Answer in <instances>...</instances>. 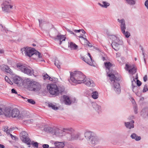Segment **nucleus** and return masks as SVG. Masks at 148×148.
Instances as JSON below:
<instances>
[{
  "instance_id": "nucleus-1",
  "label": "nucleus",
  "mask_w": 148,
  "mask_h": 148,
  "mask_svg": "<svg viewBox=\"0 0 148 148\" xmlns=\"http://www.w3.org/2000/svg\"><path fill=\"white\" fill-rule=\"evenodd\" d=\"M104 64L106 68L107 74H108V76L110 77V81L114 82L113 84L115 91L117 93H120L121 92L120 84L119 83L116 82L115 81H120V75L117 73H116L113 70H110L111 67L113 65L112 64L109 62H104Z\"/></svg>"
},
{
  "instance_id": "nucleus-2",
  "label": "nucleus",
  "mask_w": 148,
  "mask_h": 148,
  "mask_svg": "<svg viewBox=\"0 0 148 148\" xmlns=\"http://www.w3.org/2000/svg\"><path fill=\"white\" fill-rule=\"evenodd\" d=\"M70 78L69 81L75 83H84L88 86L93 87L95 86V84L92 79H87L86 76L79 71H75L70 72Z\"/></svg>"
},
{
  "instance_id": "nucleus-3",
  "label": "nucleus",
  "mask_w": 148,
  "mask_h": 148,
  "mask_svg": "<svg viewBox=\"0 0 148 148\" xmlns=\"http://www.w3.org/2000/svg\"><path fill=\"white\" fill-rule=\"evenodd\" d=\"M47 131L53 134L56 136L61 137L66 134L67 138L68 140H73L72 134L69 133L70 130L68 129L64 128L63 130L59 129L58 128H53L50 127H47L46 128Z\"/></svg>"
},
{
  "instance_id": "nucleus-4",
  "label": "nucleus",
  "mask_w": 148,
  "mask_h": 148,
  "mask_svg": "<svg viewBox=\"0 0 148 148\" xmlns=\"http://www.w3.org/2000/svg\"><path fill=\"white\" fill-rule=\"evenodd\" d=\"M23 84L25 88L31 91H38L41 87L40 84L38 82L29 78L25 79L23 81Z\"/></svg>"
},
{
  "instance_id": "nucleus-5",
  "label": "nucleus",
  "mask_w": 148,
  "mask_h": 148,
  "mask_svg": "<svg viewBox=\"0 0 148 148\" xmlns=\"http://www.w3.org/2000/svg\"><path fill=\"white\" fill-rule=\"evenodd\" d=\"M47 88L49 90V93L52 95L55 96L58 95L64 91V87L63 86L58 87L55 84H51L48 85Z\"/></svg>"
},
{
  "instance_id": "nucleus-6",
  "label": "nucleus",
  "mask_w": 148,
  "mask_h": 148,
  "mask_svg": "<svg viewBox=\"0 0 148 148\" xmlns=\"http://www.w3.org/2000/svg\"><path fill=\"white\" fill-rule=\"evenodd\" d=\"M21 51L23 54V52H24L26 56L29 57L35 55L37 56L39 58L42 57L40 53L36 51L34 48L24 47L21 49Z\"/></svg>"
},
{
  "instance_id": "nucleus-7",
  "label": "nucleus",
  "mask_w": 148,
  "mask_h": 148,
  "mask_svg": "<svg viewBox=\"0 0 148 148\" xmlns=\"http://www.w3.org/2000/svg\"><path fill=\"white\" fill-rule=\"evenodd\" d=\"M109 37L112 40L111 45L113 48L116 51H118L120 49V45H122L123 41L114 35H110Z\"/></svg>"
},
{
  "instance_id": "nucleus-8",
  "label": "nucleus",
  "mask_w": 148,
  "mask_h": 148,
  "mask_svg": "<svg viewBox=\"0 0 148 148\" xmlns=\"http://www.w3.org/2000/svg\"><path fill=\"white\" fill-rule=\"evenodd\" d=\"M16 66L22 72L25 74L30 76L34 75V70H33L29 69L21 63L17 64Z\"/></svg>"
},
{
  "instance_id": "nucleus-9",
  "label": "nucleus",
  "mask_w": 148,
  "mask_h": 148,
  "mask_svg": "<svg viewBox=\"0 0 148 148\" xmlns=\"http://www.w3.org/2000/svg\"><path fill=\"white\" fill-rule=\"evenodd\" d=\"M20 138L21 140L28 145V147H30L31 140L28 137V134L25 131H23L20 134Z\"/></svg>"
},
{
  "instance_id": "nucleus-10",
  "label": "nucleus",
  "mask_w": 148,
  "mask_h": 148,
  "mask_svg": "<svg viewBox=\"0 0 148 148\" xmlns=\"http://www.w3.org/2000/svg\"><path fill=\"white\" fill-rule=\"evenodd\" d=\"M2 10L7 12L9 9H12L13 5L11 0H5L1 4Z\"/></svg>"
},
{
  "instance_id": "nucleus-11",
  "label": "nucleus",
  "mask_w": 148,
  "mask_h": 148,
  "mask_svg": "<svg viewBox=\"0 0 148 148\" xmlns=\"http://www.w3.org/2000/svg\"><path fill=\"white\" fill-rule=\"evenodd\" d=\"M13 82L15 84L19 86H21L23 82V79L21 77L17 76L13 77Z\"/></svg>"
},
{
  "instance_id": "nucleus-12",
  "label": "nucleus",
  "mask_w": 148,
  "mask_h": 148,
  "mask_svg": "<svg viewBox=\"0 0 148 148\" xmlns=\"http://www.w3.org/2000/svg\"><path fill=\"white\" fill-rule=\"evenodd\" d=\"M117 20L118 22L121 23V28L122 33H124L126 29V27L124 19L123 18H122L121 20L118 19Z\"/></svg>"
},
{
  "instance_id": "nucleus-13",
  "label": "nucleus",
  "mask_w": 148,
  "mask_h": 148,
  "mask_svg": "<svg viewBox=\"0 0 148 148\" xmlns=\"http://www.w3.org/2000/svg\"><path fill=\"white\" fill-rule=\"evenodd\" d=\"M134 121L132 120H131L130 121L125 122L124 123V125L127 128L129 129H131L134 128Z\"/></svg>"
},
{
  "instance_id": "nucleus-14",
  "label": "nucleus",
  "mask_w": 148,
  "mask_h": 148,
  "mask_svg": "<svg viewBox=\"0 0 148 148\" xmlns=\"http://www.w3.org/2000/svg\"><path fill=\"white\" fill-rule=\"evenodd\" d=\"M11 115L12 117H18L20 115V111L17 108L14 109L11 112Z\"/></svg>"
},
{
  "instance_id": "nucleus-15",
  "label": "nucleus",
  "mask_w": 148,
  "mask_h": 148,
  "mask_svg": "<svg viewBox=\"0 0 148 148\" xmlns=\"http://www.w3.org/2000/svg\"><path fill=\"white\" fill-rule=\"evenodd\" d=\"M91 144L95 145L97 144L99 140V139L97 137L95 134L93 136H92L90 140Z\"/></svg>"
},
{
  "instance_id": "nucleus-16",
  "label": "nucleus",
  "mask_w": 148,
  "mask_h": 148,
  "mask_svg": "<svg viewBox=\"0 0 148 148\" xmlns=\"http://www.w3.org/2000/svg\"><path fill=\"white\" fill-rule=\"evenodd\" d=\"M94 133L90 131H86L85 133V137L86 139L90 140L92 136L94 135Z\"/></svg>"
},
{
  "instance_id": "nucleus-17",
  "label": "nucleus",
  "mask_w": 148,
  "mask_h": 148,
  "mask_svg": "<svg viewBox=\"0 0 148 148\" xmlns=\"http://www.w3.org/2000/svg\"><path fill=\"white\" fill-rule=\"evenodd\" d=\"M92 105L93 108L98 112H100L101 110V106L97 104L96 102L92 103Z\"/></svg>"
},
{
  "instance_id": "nucleus-18",
  "label": "nucleus",
  "mask_w": 148,
  "mask_h": 148,
  "mask_svg": "<svg viewBox=\"0 0 148 148\" xmlns=\"http://www.w3.org/2000/svg\"><path fill=\"white\" fill-rule=\"evenodd\" d=\"M68 47L71 50H76L78 48V46L72 42H71L69 43Z\"/></svg>"
},
{
  "instance_id": "nucleus-19",
  "label": "nucleus",
  "mask_w": 148,
  "mask_h": 148,
  "mask_svg": "<svg viewBox=\"0 0 148 148\" xmlns=\"http://www.w3.org/2000/svg\"><path fill=\"white\" fill-rule=\"evenodd\" d=\"M54 145L55 146L58 148H63L65 146L64 143L63 142L56 141L54 143Z\"/></svg>"
},
{
  "instance_id": "nucleus-20",
  "label": "nucleus",
  "mask_w": 148,
  "mask_h": 148,
  "mask_svg": "<svg viewBox=\"0 0 148 148\" xmlns=\"http://www.w3.org/2000/svg\"><path fill=\"white\" fill-rule=\"evenodd\" d=\"M63 99L65 104L69 105L71 104V101L69 97L67 96L64 95L63 96Z\"/></svg>"
},
{
  "instance_id": "nucleus-21",
  "label": "nucleus",
  "mask_w": 148,
  "mask_h": 148,
  "mask_svg": "<svg viewBox=\"0 0 148 148\" xmlns=\"http://www.w3.org/2000/svg\"><path fill=\"white\" fill-rule=\"evenodd\" d=\"M130 137L133 139L135 140L136 141H139L141 138L140 136H138L135 133L132 134L130 136Z\"/></svg>"
},
{
  "instance_id": "nucleus-22",
  "label": "nucleus",
  "mask_w": 148,
  "mask_h": 148,
  "mask_svg": "<svg viewBox=\"0 0 148 148\" xmlns=\"http://www.w3.org/2000/svg\"><path fill=\"white\" fill-rule=\"evenodd\" d=\"M66 37H65V36L63 35L58 34L56 36V38H54V40L58 39L59 40H61L62 41H65L66 39Z\"/></svg>"
},
{
  "instance_id": "nucleus-23",
  "label": "nucleus",
  "mask_w": 148,
  "mask_h": 148,
  "mask_svg": "<svg viewBox=\"0 0 148 148\" xmlns=\"http://www.w3.org/2000/svg\"><path fill=\"white\" fill-rule=\"evenodd\" d=\"M4 110L3 114H4L6 115L10 116L11 115V110L10 108H5L4 107Z\"/></svg>"
},
{
  "instance_id": "nucleus-24",
  "label": "nucleus",
  "mask_w": 148,
  "mask_h": 148,
  "mask_svg": "<svg viewBox=\"0 0 148 148\" xmlns=\"http://www.w3.org/2000/svg\"><path fill=\"white\" fill-rule=\"evenodd\" d=\"M102 3L103 4H101L100 3H98V4L102 8H106L110 5V3L107 1H103Z\"/></svg>"
},
{
  "instance_id": "nucleus-25",
  "label": "nucleus",
  "mask_w": 148,
  "mask_h": 148,
  "mask_svg": "<svg viewBox=\"0 0 148 148\" xmlns=\"http://www.w3.org/2000/svg\"><path fill=\"white\" fill-rule=\"evenodd\" d=\"M92 97L95 99H96L98 97V92L96 91H93L92 92Z\"/></svg>"
},
{
  "instance_id": "nucleus-26",
  "label": "nucleus",
  "mask_w": 148,
  "mask_h": 148,
  "mask_svg": "<svg viewBox=\"0 0 148 148\" xmlns=\"http://www.w3.org/2000/svg\"><path fill=\"white\" fill-rule=\"evenodd\" d=\"M54 64L56 66L58 69L60 68V64H61V63L58 60L55 59Z\"/></svg>"
},
{
  "instance_id": "nucleus-27",
  "label": "nucleus",
  "mask_w": 148,
  "mask_h": 148,
  "mask_svg": "<svg viewBox=\"0 0 148 148\" xmlns=\"http://www.w3.org/2000/svg\"><path fill=\"white\" fill-rule=\"evenodd\" d=\"M26 112L25 111L22 112L21 113H20L19 116H18V118L19 119H23L26 117Z\"/></svg>"
},
{
  "instance_id": "nucleus-28",
  "label": "nucleus",
  "mask_w": 148,
  "mask_h": 148,
  "mask_svg": "<svg viewBox=\"0 0 148 148\" xmlns=\"http://www.w3.org/2000/svg\"><path fill=\"white\" fill-rule=\"evenodd\" d=\"M129 73L132 75H133L136 72V69L134 67L130 69L129 70Z\"/></svg>"
},
{
  "instance_id": "nucleus-29",
  "label": "nucleus",
  "mask_w": 148,
  "mask_h": 148,
  "mask_svg": "<svg viewBox=\"0 0 148 148\" xmlns=\"http://www.w3.org/2000/svg\"><path fill=\"white\" fill-rule=\"evenodd\" d=\"M5 71L10 75L13 74V73L11 69L8 66H7L5 69Z\"/></svg>"
},
{
  "instance_id": "nucleus-30",
  "label": "nucleus",
  "mask_w": 148,
  "mask_h": 148,
  "mask_svg": "<svg viewBox=\"0 0 148 148\" xmlns=\"http://www.w3.org/2000/svg\"><path fill=\"white\" fill-rule=\"evenodd\" d=\"M48 106L49 108H51L55 110H57L58 109V107H56L53 104L51 103H48Z\"/></svg>"
},
{
  "instance_id": "nucleus-31",
  "label": "nucleus",
  "mask_w": 148,
  "mask_h": 148,
  "mask_svg": "<svg viewBox=\"0 0 148 148\" xmlns=\"http://www.w3.org/2000/svg\"><path fill=\"white\" fill-rule=\"evenodd\" d=\"M80 135V134L78 133L72 134L73 140H75L78 138L79 137Z\"/></svg>"
},
{
  "instance_id": "nucleus-32",
  "label": "nucleus",
  "mask_w": 148,
  "mask_h": 148,
  "mask_svg": "<svg viewBox=\"0 0 148 148\" xmlns=\"http://www.w3.org/2000/svg\"><path fill=\"white\" fill-rule=\"evenodd\" d=\"M127 3L130 5H134L135 3L136 0H125Z\"/></svg>"
},
{
  "instance_id": "nucleus-33",
  "label": "nucleus",
  "mask_w": 148,
  "mask_h": 148,
  "mask_svg": "<svg viewBox=\"0 0 148 148\" xmlns=\"http://www.w3.org/2000/svg\"><path fill=\"white\" fill-rule=\"evenodd\" d=\"M4 108V106L3 105L0 104V115L3 114Z\"/></svg>"
},
{
  "instance_id": "nucleus-34",
  "label": "nucleus",
  "mask_w": 148,
  "mask_h": 148,
  "mask_svg": "<svg viewBox=\"0 0 148 148\" xmlns=\"http://www.w3.org/2000/svg\"><path fill=\"white\" fill-rule=\"evenodd\" d=\"M39 23V26L40 27H41V26L43 25L44 24L46 23V22L43 20H38Z\"/></svg>"
},
{
  "instance_id": "nucleus-35",
  "label": "nucleus",
  "mask_w": 148,
  "mask_h": 148,
  "mask_svg": "<svg viewBox=\"0 0 148 148\" xmlns=\"http://www.w3.org/2000/svg\"><path fill=\"white\" fill-rule=\"evenodd\" d=\"M30 145H32L34 147H35L36 148L38 147V143L37 142H34V141H31Z\"/></svg>"
},
{
  "instance_id": "nucleus-36",
  "label": "nucleus",
  "mask_w": 148,
  "mask_h": 148,
  "mask_svg": "<svg viewBox=\"0 0 148 148\" xmlns=\"http://www.w3.org/2000/svg\"><path fill=\"white\" fill-rule=\"evenodd\" d=\"M138 88L137 86H133L132 87V90L135 93L136 95H137V94L136 93V92H138Z\"/></svg>"
},
{
  "instance_id": "nucleus-37",
  "label": "nucleus",
  "mask_w": 148,
  "mask_h": 148,
  "mask_svg": "<svg viewBox=\"0 0 148 148\" xmlns=\"http://www.w3.org/2000/svg\"><path fill=\"white\" fill-rule=\"evenodd\" d=\"M5 80L6 82L12 85L13 84L12 82L11 81L8 77L6 76L5 77Z\"/></svg>"
},
{
  "instance_id": "nucleus-38",
  "label": "nucleus",
  "mask_w": 148,
  "mask_h": 148,
  "mask_svg": "<svg viewBox=\"0 0 148 148\" xmlns=\"http://www.w3.org/2000/svg\"><path fill=\"white\" fill-rule=\"evenodd\" d=\"M122 33L125 36L126 38H128L130 36V33L127 31L125 32H125Z\"/></svg>"
},
{
  "instance_id": "nucleus-39",
  "label": "nucleus",
  "mask_w": 148,
  "mask_h": 148,
  "mask_svg": "<svg viewBox=\"0 0 148 148\" xmlns=\"http://www.w3.org/2000/svg\"><path fill=\"white\" fill-rule=\"evenodd\" d=\"M66 29L68 32L70 33L71 34H73L74 36H77V35L75 33H74L73 32V31L71 30L70 29L67 28H66Z\"/></svg>"
},
{
  "instance_id": "nucleus-40",
  "label": "nucleus",
  "mask_w": 148,
  "mask_h": 148,
  "mask_svg": "<svg viewBox=\"0 0 148 148\" xmlns=\"http://www.w3.org/2000/svg\"><path fill=\"white\" fill-rule=\"evenodd\" d=\"M27 102L32 104H33V105H34V104H35L36 103V102H35L33 99H29L28 100H27Z\"/></svg>"
},
{
  "instance_id": "nucleus-41",
  "label": "nucleus",
  "mask_w": 148,
  "mask_h": 148,
  "mask_svg": "<svg viewBox=\"0 0 148 148\" xmlns=\"http://www.w3.org/2000/svg\"><path fill=\"white\" fill-rule=\"evenodd\" d=\"M148 90L147 86V84L145 85L143 90V92H145Z\"/></svg>"
},
{
  "instance_id": "nucleus-42",
  "label": "nucleus",
  "mask_w": 148,
  "mask_h": 148,
  "mask_svg": "<svg viewBox=\"0 0 148 148\" xmlns=\"http://www.w3.org/2000/svg\"><path fill=\"white\" fill-rule=\"evenodd\" d=\"M134 113L135 114H136L137 113V110H138V108L136 104H135L134 105Z\"/></svg>"
},
{
  "instance_id": "nucleus-43",
  "label": "nucleus",
  "mask_w": 148,
  "mask_h": 148,
  "mask_svg": "<svg viewBox=\"0 0 148 148\" xmlns=\"http://www.w3.org/2000/svg\"><path fill=\"white\" fill-rule=\"evenodd\" d=\"M85 62L90 65H92V61L90 62L89 60L86 59Z\"/></svg>"
},
{
  "instance_id": "nucleus-44",
  "label": "nucleus",
  "mask_w": 148,
  "mask_h": 148,
  "mask_svg": "<svg viewBox=\"0 0 148 148\" xmlns=\"http://www.w3.org/2000/svg\"><path fill=\"white\" fill-rule=\"evenodd\" d=\"M43 76L44 77V79L45 80L48 79L49 78V76L47 73L45 75Z\"/></svg>"
},
{
  "instance_id": "nucleus-45",
  "label": "nucleus",
  "mask_w": 148,
  "mask_h": 148,
  "mask_svg": "<svg viewBox=\"0 0 148 148\" xmlns=\"http://www.w3.org/2000/svg\"><path fill=\"white\" fill-rule=\"evenodd\" d=\"M12 130L13 129L12 128H10L9 129H8L6 131V133L8 134H10V131Z\"/></svg>"
},
{
  "instance_id": "nucleus-46",
  "label": "nucleus",
  "mask_w": 148,
  "mask_h": 148,
  "mask_svg": "<svg viewBox=\"0 0 148 148\" xmlns=\"http://www.w3.org/2000/svg\"><path fill=\"white\" fill-rule=\"evenodd\" d=\"M141 84H142L141 82H140L139 80L137 79V85L138 86H141Z\"/></svg>"
},
{
  "instance_id": "nucleus-47",
  "label": "nucleus",
  "mask_w": 148,
  "mask_h": 148,
  "mask_svg": "<svg viewBox=\"0 0 148 148\" xmlns=\"http://www.w3.org/2000/svg\"><path fill=\"white\" fill-rule=\"evenodd\" d=\"M145 6L148 9V0H146L145 3Z\"/></svg>"
},
{
  "instance_id": "nucleus-48",
  "label": "nucleus",
  "mask_w": 148,
  "mask_h": 148,
  "mask_svg": "<svg viewBox=\"0 0 148 148\" xmlns=\"http://www.w3.org/2000/svg\"><path fill=\"white\" fill-rule=\"evenodd\" d=\"M42 146L43 148H48L49 145L48 144H44L42 145Z\"/></svg>"
},
{
  "instance_id": "nucleus-49",
  "label": "nucleus",
  "mask_w": 148,
  "mask_h": 148,
  "mask_svg": "<svg viewBox=\"0 0 148 148\" xmlns=\"http://www.w3.org/2000/svg\"><path fill=\"white\" fill-rule=\"evenodd\" d=\"M11 92L12 93H15V94H17V92L16 90L14 89H12L11 90Z\"/></svg>"
},
{
  "instance_id": "nucleus-50",
  "label": "nucleus",
  "mask_w": 148,
  "mask_h": 148,
  "mask_svg": "<svg viewBox=\"0 0 148 148\" xmlns=\"http://www.w3.org/2000/svg\"><path fill=\"white\" fill-rule=\"evenodd\" d=\"M143 80L145 82H146L147 80V75H145L143 77Z\"/></svg>"
},
{
  "instance_id": "nucleus-51",
  "label": "nucleus",
  "mask_w": 148,
  "mask_h": 148,
  "mask_svg": "<svg viewBox=\"0 0 148 148\" xmlns=\"http://www.w3.org/2000/svg\"><path fill=\"white\" fill-rule=\"evenodd\" d=\"M134 119V116H131L129 117L128 118V120L129 121H130L132 119Z\"/></svg>"
},
{
  "instance_id": "nucleus-52",
  "label": "nucleus",
  "mask_w": 148,
  "mask_h": 148,
  "mask_svg": "<svg viewBox=\"0 0 148 148\" xmlns=\"http://www.w3.org/2000/svg\"><path fill=\"white\" fill-rule=\"evenodd\" d=\"M134 82L135 83H136L135 81L134 78H133V80H132L131 81V84H132V87H133V86H136L134 85V84H133Z\"/></svg>"
},
{
  "instance_id": "nucleus-53",
  "label": "nucleus",
  "mask_w": 148,
  "mask_h": 148,
  "mask_svg": "<svg viewBox=\"0 0 148 148\" xmlns=\"http://www.w3.org/2000/svg\"><path fill=\"white\" fill-rule=\"evenodd\" d=\"M33 119H28L27 120L26 122L27 123H30L31 122H33Z\"/></svg>"
},
{
  "instance_id": "nucleus-54",
  "label": "nucleus",
  "mask_w": 148,
  "mask_h": 148,
  "mask_svg": "<svg viewBox=\"0 0 148 148\" xmlns=\"http://www.w3.org/2000/svg\"><path fill=\"white\" fill-rule=\"evenodd\" d=\"M79 38H83L84 40H86L88 42L87 40V39L86 38H84V37L83 36H78Z\"/></svg>"
},
{
  "instance_id": "nucleus-55",
  "label": "nucleus",
  "mask_w": 148,
  "mask_h": 148,
  "mask_svg": "<svg viewBox=\"0 0 148 148\" xmlns=\"http://www.w3.org/2000/svg\"><path fill=\"white\" fill-rule=\"evenodd\" d=\"M73 31L75 33H79L81 32V29L77 30L74 29Z\"/></svg>"
},
{
  "instance_id": "nucleus-56",
  "label": "nucleus",
  "mask_w": 148,
  "mask_h": 148,
  "mask_svg": "<svg viewBox=\"0 0 148 148\" xmlns=\"http://www.w3.org/2000/svg\"><path fill=\"white\" fill-rule=\"evenodd\" d=\"M88 55L91 61H92V62L93 60L92 58V56H91L90 53H88Z\"/></svg>"
},
{
  "instance_id": "nucleus-57",
  "label": "nucleus",
  "mask_w": 148,
  "mask_h": 148,
  "mask_svg": "<svg viewBox=\"0 0 148 148\" xmlns=\"http://www.w3.org/2000/svg\"><path fill=\"white\" fill-rule=\"evenodd\" d=\"M126 70L127 71L128 70V69L129 68V66L128 65L126 64L125 65Z\"/></svg>"
},
{
  "instance_id": "nucleus-58",
  "label": "nucleus",
  "mask_w": 148,
  "mask_h": 148,
  "mask_svg": "<svg viewBox=\"0 0 148 148\" xmlns=\"http://www.w3.org/2000/svg\"><path fill=\"white\" fill-rule=\"evenodd\" d=\"M140 47H141V50H142V51L143 55V56H144V53H145L144 51L143 48L140 45Z\"/></svg>"
},
{
  "instance_id": "nucleus-59",
  "label": "nucleus",
  "mask_w": 148,
  "mask_h": 148,
  "mask_svg": "<svg viewBox=\"0 0 148 148\" xmlns=\"http://www.w3.org/2000/svg\"><path fill=\"white\" fill-rule=\"evenodd\" d=\"M10 136L12 138V139H13V138H14V139H15L16 138V136H14L13 135H12L11 134H10Z\"/></svg>"
},
{
  "instance_id": "nucleus-60",
  "label": "nucleus",
  "mask_w": 148,
  "mask_h": 148,
  "mask_svg": "<svg viewBox=\"0 0 148 148\" xmlns=\"http://www.w3.org/2000/svg\"><path fill=\"white\" fill-rule=\"evenodd\" d=\"M81 32H82V33L83 34H84L86 33V32L83 29H81Z\"/></svg>"
},
{
  "instance_id": "nucleus-61",
  "label": "nucleus",
  "mask_w": 148,
  "mask_h": 148,
  "mask_svg": "<svg viewBox=\"0 0 148 148\" xmlns=\"http://www.w3.org/2000/svg\"><path fill=\"white\" fill-rule=\"evenodd\" d=\"M8 127H6H6H4V128L3 130V131H4V132H6V130H8V129H8Z\"/></svg>"
},
{
  "instance_id": "nucleus-62",
  "label": "nucleus",
  "mask_w": 148,
  "mask_h": 148,
  "mask_svg": "<svg viewBox=\"0 0 148 148\" xmlns=\"http://www.w3.org/2000/svg\"><path fill=\"white\" fill-rule=\"evenodd\" d=\"M21 97L22 98H23L24 99H25V101H26V102H27V100H28L29 99H27V98H25L24 97H23V96H21Z\"/></svg>"
},
{
  "instance_id": "nucleus-63",
  "label": "nucleus",
  "mask_w": 148,
  "mask_h": 148,
  "mask_svg": "<svg viewBox=\"0 0 148 148\" xmlns=\"http://www.w3.org/2000/svg\"><path fill=\"white\" fill-rule=\"evenodd\" d=\"M81 59L84 61H85L86 60V59L85 57H82L81 58Z\"/></svg>"
},
{
  "instance_id": "nucleus-64",
  "label": "nucleus",
  "mask_w": 148,
  "mask_h": 148,
  "mask_svg": "<svg viewBox=\"0 0 148 148\" xmlns=\"http://www.w3.org/2000/svg\"><path fill=\"white\" fill-rule=\"evenodd\" d=\"M5 146L3 145L0 144V148H4Z\"/></svg>"
}]
</instances>
